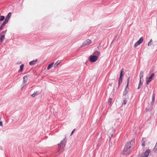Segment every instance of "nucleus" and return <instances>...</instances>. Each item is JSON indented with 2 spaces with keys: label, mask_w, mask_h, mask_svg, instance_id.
<instances>
[{
  "label": "nucleus",
  "mask_w": 157,
  "mask_h": 157,
  "mask_svg": "<svg viewBox=\"0 0 157 157\" xmlns=\"http://www.w3.org/2000/svg\"><path fill=\"white\" fill-rule=\"evenodd\" d=\"M134 140H132L130 141L127 143L122 152V154L126 155H129L131 152V146L134 143Z\"/></svg>",
  "instance_id": "1"
},
{
  "label": "nucleus",
  "mask_w": 157,
  "mask_h": 157,
  "mask_svg": "<svg viewBox=\"0 0 157 157\" xmlns=\"http://www.w3.org/2000/svg\"><path fill=\"white\" fill-rule=\"evenodd\" d=\"M66 137L62 140L60 144H58V150L59 152L61 151V149H62L63 147H64L65 145L66 142L65 141Z\"/></svg>",
  "instance_id": "2"
},
{
  "label": "nucleus",
  "mask_w": 157,
  "mask_h": 157,
  "mask_svg": "<svg viewBox=\"0 0 157 157\" xmlns=\"http://www.w3.org/2000/svg\"><path fill=\"white\" fill-rule=\"evenodd\" d=\"M124 72V68H122L121 70L120 76L118 81V87H119L120 84L122 83V77L123 76V73Z\"/></svg>",
  "instance_id": "3"
},
{
  "label": "nucleus",
  "mask_w": 157,
  "mask_h": 157,
  "mask_svg": "<svg viewBox=\"0 0 157 157\" xmlns=\"http://www.w3.org/2000/svg\"><path fill=\"white\" fill-rule=\"evenodd\" d=\"M91 41L89 39H87L85 40L83 43L81 45V47H83L86 45H89L91 43Z\"/></svg>",
  "instance_id": "4"
},
{
  "label": "nucleus",
  "mask_w": 157,
  "mask_h": 157,
  "mask_svg": "<svg viewBox=\"0 0 157 157\" xmlns=\"http://www.w3.org/2000/svg\"><path fill=\"white\" fill-rule=\"evenodd\" d=\"M89 59L90 62H94L97 60L98 57L96 56H94L93 55L90 56L89 57Z\"/></svg>",
  "instance_id": "5"
},
{
  "label": "nucleus",
  "mask_w": 157,
  "mask_h": 157,
  "mask_svg": "<svg viewBox=\"0 0 157 157\" xmlns=\"http://www.w3.org/2000/svg\"><path fill=\"white\" fill-rule=\"evenodd\" d=\"M150 152V150L148 149L147 150L144 154H141V157H147Z\"/></svg>",
  "instance_id": "6"
},
{
  "label": "nucleus",
  "mask_w": 157,
  "mask_h": 157,
  "mask_svg": "<svg viewBox=\"0 0 157 157\" xmlns=\"http://www.w3.org/2000/svg\"><path fill=\"white\" fill-rule=\"evenodd\" d=\"M143 41V39L142 37H141L139 40L135 43L134 44V46L135 47H137Z\"/></svg>",
  "instance_id": "7"
},
{
  "label": "nucleus",
  "mask_w": 157,
  "mask_h": 157,
  "mask_svg": "<svg viewBox=\"0 0 157 157\" xmlns=\"http://www.w3.org/2000/svg\"><path fill=\"white\" fill-rule=\"evenodd\" d=\"M8 21L5 20H4L3 23L2 24L0 27V30H2L5 26L6 24L8 22Z\"/></svg>",
  "instance_id": "8"
},
{
  "label": "nucleus",
  "mask_w": 157,
  "mask_h": 157,
  "mask_svg": "<svg viewBox=\"0 0 157 157\" xmlns=\"http://www.w3.org/2000/svg\"><path fill=\"white\" fill-rule=\"evenodd\" d=\"M8 21L5 20H4L3 23L2 24L0 27V30H2L5 26L6 24L8 22Z\"/></svg>",
  "instance_id": "9"
},
{
  "label": "nucleus",
  "mask_w": 157,
  "mask_h": 157,
  "mask_svg": "<svg viewBox=\"0 0 157 157\" xmlns=\"http://www.w3.org/2000/svg\"><path fill=\"white\" fill-rule=\"evenodd\" d=\"M37 62V59H36L35 60H33L29 63V64L30 65H33L35 64Z\"/></svg>",
  "instance_id": "10"
},
{
  "label": "nucleus",
  "mask_w": 157,
  "mask_h": 157,
  "mask_svg": "<svg viewBox=\"0 0 157 157\" xmlns=\"http://www.w3.org/2000/svg\"><path fill=\"white\" fill-rule=\"evenodd\" d=\"M93 55L94 56H96L98 58L100 55V52L98 51H96L94 52L93 54Z\"/></svg>",
  "instance_id": "11"
},
{
  "label": "nucleus",
  "mask_w": 157,
  "mask_h": 157,
  "mask_svg": "<svg viewBox=\"0 0 157 157\" xmlns=\"http://www.w3.org/2000/svg\"><path fill=\"white\" fill-rule=\"evenodd\" d=\"M28 76L27 75H26L24 76L23 78V82L24 83H26L27 82V81L28 80Z\"/></svg>",
  "instance_id": "12"
},
{
  "label": "nucleus",
  "mask_w": 157,
  "mask_h": 157,
  "mask_svg": "<svg viewBox=\"0 0 157 157\" xmlns=\"http://www.w3.org/2000/svg\"><path fill=\"white\" fill-rule=\"evenodd\" d=\"M5 39V37L4 35H1L0 34V43H2L3 42V40H4Z\"/></svg>",
  "instance_id": "13"
},
{
  "label": "nucleus",
  "mask_w": 157,
  "mask_h": 157,
  "mask_svg": "<svg viewBox=\"0 0 157 157\" xmlns=\"http://www.w3.org/2000/svg\"><path fill=\"white\" fill-rule=\"evenodd\" d=\"M128 86L127 87V86H126L125 89L124 91V92L123 95H125L128 94Z\"/></svg>",
  "instance_id": "14"
},
{
  "label": "nucleus",
  "mask_w": 157,
  "mask_h": 157,
  "mask_svg": "<svg viewBox=\"0 0 157 157\" xmlns=\"http://www.w3.org/2000/svg\"><path fill=\"white\" fill-rule=\"evenodd\" d=\"M12 13L11 12L9 13L7 15V16L5 20L8 21L9 19L10 18V17H11V16Z\"/></svg>",
  "instance_id": "15"
},
{
  "label": "nucleus",
  "mask_w": 157,
  "mask_h": 157,
  "mask_svg": "<svg viewBox=\"0 0 157 157\" xmlns=\"http://www.w3.org/2000/svg\"><path fill=\"white\" fill-rule=\"evenodd\" d=\"M60 63L61 61L58 60L57 61L54 65V68H56L57 66L60 64Z\"/></svg>",
  "instance_id": "16"
},
{
  "label": "nucleus",
  "mask_w": 157,
  "mask_h": 157,
  "mask_svg": "<svg viewBox=\"0 0 157 157\" xmlns=\"http://www.w3.org/2000/svg\"><path fill=\"white\" fill-rule=\"evenodd\" d=\"M39 93L38 91H36V92H35L34 93L32 94L31 96L33 97L34 98L35 96L39 94Z\"/></svg>",
  "instance_id": "17"
},
{
  "label": "nucleus",
  "mask_w": 157,
  "mask_h": 157,
  "mask_svg": "<svg viewBox=\"0 0 157 157\" xmlns=\"http://www.w3.org/2000/svg\"><path fill=\"white\" fill-rule=\"evenodd\" d=\"M24 65L23 64H22L20 66V70L18 71V72H21L23 69Z\"/></svg>",
  "instance_id": "18"
},
{
  "label": "nucleus",
  "mask_w": 157,
  "mask_h": 157,
  "mask_svg": "<svg viewBox=\"0 0 157 157\" xmlns=\"http://www.w3.org/2000/svg\"><path fill=\"white\" fill-rule=\"evenodd\" d=\"M144 75V72L143 71H141L140 72V79L141 80V78H143Z\"/></svg>",
  "instance_id": "19"
},
{
  "label": "nucleus",
  "mask_w": 157,
  "mask_h": 157,
  "mask_svg": "<svg viewBox=\"0 0 157 157\" xmlns=\"http://www.w3.org/2000/svg\"><path fill=\"white\" fill-rule=\"evenodd\" d=\"M53 64V63H50V64H49L48 65V66L47 67V70H49L52 67Z\"/></svg>",
  "instance_id": "20"
},
{
  "label": "nucleus",
  "mask_w": 157,
  "mask_h": 157,
  "mask_svg": "<svg viewBox=\"0 0 157 157\" xmlns=\"http://www.w3.org/2000/svg\"><path fill=\"white\" fill-rule=\"evenodd\" d=\"M26 85V83L22 82V83L21 85V90H23V88Z\"/></svg>",
  "instance_id": "21"
},
{
  "label": "nucleus",
  "mask_w": 157,
  "mask_h": 157,
  "mask_svg": "<svg viewBox=\"0 0 157 157\" xmlns=\"http://www.w3.org/2000/svg\"><path fill=\"white\" fill-rule=\"evenodd\" d=\"M142 84H143V83L142 82H141V80H140V82H139L138 87L137 88L138 89H139L140 88V87H141L140 85H142Z\"/></svg>",
  "instance_id": "22"
},
{
  "label": "nucleus",
  "mask_w": 157,
  "mask_h": 157,
  "mask_svg": "<svg viewBox=\"0 0 157 157\" xmlns=\"http://www.w3.org/2000/svg\"><path fill=\"white\" fill-rule=\"evenodd\" d=\"M112 100V99L111 98H109V101H108V104L109 105H111Z\"/></svg>",
  "instance_id": "23"
},
{
  "label": "nucleus",
  "mask_w": 157,
  "mask_h": 157,
  "mask_svg": "<svg viewBox=\"0 0 157 157\" xmlns=\"http://www.w3.org/2000/svg\"><path fill=\"white\" fill-rule=\"evenodd\" d=\"M5 19V17L3 16H0V21H2Z\"/></svg>",
  "instance_id": "24"
},
{
  "label": "nucleus",
  "mask_w": 157,
  "mask_h": 157,
  "mask_svg": "<svg viewBox=\"0 0 157 157\" xmlns=\"http://www.w3.org/2000/svg\"><path fill=\"white\" fill-rule=\"evenodd\" d=\"M142 146L143 147L145 146V141L143 139L142 140Z\"/></svg>",
  "instance_id": "25"
},
{
  "label": "nucleus",
  "mask_w": 157,
  "mask_h": 157,
  "mask_svg": "<svg viewBox=\"0 0 157 157\" xmlns=\"http://www.w3.org/2000/svg\"><path fill=\"white\" fill-rule=\"evenodd\" d=\"M127 102V101L126 100V99H124L123 100V101L122 102V105L124 104V105H125L126 104Z\"/></svg>",
  "instance_id": "26"
},
{
  "label": "nucleus",
  "mask_w": 157,
  "mask_h": 157,
  "mask_svg": "<svg viewBox=\"0 0 157 157\" xmlns=\"http://www.w3.org/2000/svg\"><path fill=\"white\" fill-rule=\"evenodd\" d=\"M152 39H151L149 41V42H148V46H150L151 45V43L152 42Z\"/></svg>",
  "instance_id": "27"
},
{
  "label": "nucleus",
  "mask_w": 157,
  "mask_h": 157,
  "mask_svg": "<svg viewBox=\"0 0 157 157\" xmlns=\"http://www.w3.org/2000/svg\"><path fill=\"white\" fill-rule=\"evenodd\" d=\"M130 77H128L127 79V85H126V86H127V87L128 86V84H129V81H130Z\"/></svg>",
  "instance_id": "28"
},
{
  "label": "nucleus",
  "mask_w": 157,
  "mask_h": 157,
  "mask_svg": "<svg viewBox=\"0 0 157 157\" xmlns=\"http://www.w3.org/2000/svg\"><path fill=\"white\" fill-rule=\"evenodd\" d=\"M155 101V95L153 93L152 96V102H154Z\"/></svg>",
  "instance_id": "29"
},
{
  "label": "nucleus",
  "mask_w": 157,
  "mask_h": 157,
  "mask_svg": "<svg viewBox=\"0 0 157 157\" xmlns=\"http://www.w3.org/2000/svg\"><path fill=\"white\" fill-rule=\"evenodd\" d=\"M151 80H149L147 78L146 79V83L147 85H148L149 83L151 82Z\"/></svg>",
  "instance_id": "30"
},
{
  "label": "nucleus",
  "mask_w": 157,
  "mask_h": 157,
  "mask_svg": "<svg viewBox=\"0 0 157 157\" xmlns=\"http://www.w3.org/2000/svg\"><path fill=\"white\" fill-rule=\"evenodd\" d=\"M7 30L6 29V31L2 32L0 34L1 35H4V34H5V33H6V32Z\"/></svg>",
  "instance_id": "31"
},
{
  "label": "nucleus",
  "mask_w": 157,
  "mask_h": 157,
  "mask_svg": "<svg viewBox=\"0 0 157 157\" xmlns=\"http://www.w3.org/2000/svg\"><path fill=\"white\" fill-rule=\"evenodd\" d=\"M75 129H73V130L72 131V132L70 134V136H71V135H72L73 134V133L75 131Z\"/></svg>",
  "instance_id": "32"
},
{
  "label": "nucleus",
  "mask_w": 157,
  "mask_h": 157,
  "mask_svg": "<svg viewBox=\"0 0 157 157\" xmlns=\"http://www.w3.org/2000/svg\"><path fill=\"white\" fill-rule=\"evenodd\" d=\"M147 78V79H148L149 80H151V81L152 80V78L151 77H150L148 78Z\"/></svg>",
  "instance_id": "33"
},
{
  "label": "nucleus",
  "mask_w": 157,
  "mask_h": 157,
  "mask_svg": "<svg viewBox=\"0 0 157 157\" xmlns=\"http://www.w3.org/2000/svg\"><path fill=\"white\" fill-rule=\"evenodd\" d=\"M155 76V75H154V74L153 73L151 75V76H150V77L152 78L153 77H154Z\"/></svg>",
  "instance_id": "34"
},
{
  "label": "nucleus",
  "mask_w": 157,
  "mask_h": 157,
  "mask_svg": "<svg viewBox=\"0 0 157 157\" xmlns=\"http://www.w3.org/2000/svg\"><path fill=\"white\" fill-rule=\"evenodd\" d=\"M3 124L2 123V121H0V126H2Z\"/></svg>",
  "instance_id": "35"
},
{
  "label": "nucleus",
  "mask_w": 157,
  "mask_h": 157,
  "mask_svg": "<svg viewBox=\"0 0 157 157\" xmlns=\"http://www.w3.org/2000/svg\"><path fill=\"white\" fill-rule=\"evenodd\" d=\"M113 135V134H111V137H112Z\"/></svg>",
  "instance_id": "36"
}]
</instances>
